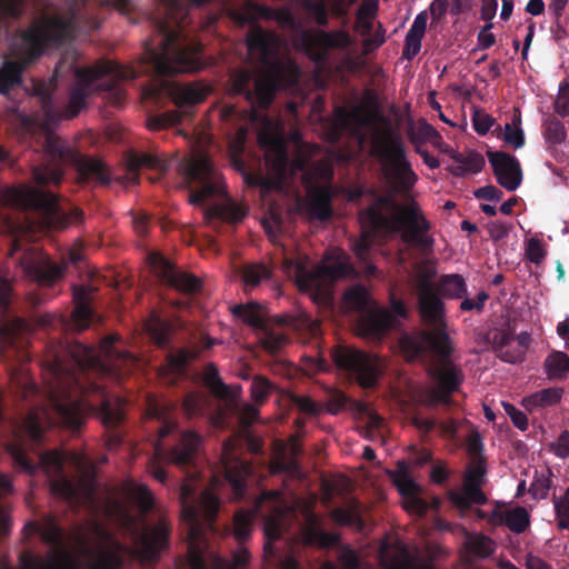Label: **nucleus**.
Wrapping results in <instances>:
<instances>
[{
  "label": "nucleus",
  "mask_w": 569,
  "mask_h": 569,
  "mask_svg": "<svg viewBox=\"0 0 569 569\" xmlns=\"http://www.w3.org/2000/svg\"><path fill=\"white\" fill-rule=\"evenodd\" d=\"M137 361L131 352L117 348L112 337L103 340L100 350L78 341L60 345L47 360L52 376L48 399L54 417L47 408H37L13 426L12 439L6 448L16 467L28 475L43 471L52 495L70 506L78 505L80 488L63 473L66 456L59 450H40L44 432L54 423L78 432L89 415H97L108 432L107 448L119 447L123 440L121 426L126 421L127 403L118 396H110L98 379L108 377L120 382Z\"/></svg>",
  "instance_id": "f257e3e1"
},
{
  "label": "nucleus",
  "mask_w": 569,
  "mask_h": 569,
  "mask_svg": "<svg viewBox=\"0 0 569 569\" xmlns=\"http://www.w3.org/2000/svg\"><path fill=\"white\" fill-rule=\"evenodd\" d=\"M276 9L248 0L242 7L231 11L230 16L240 27L250 24L246 37L249 56L260 69L233 70L228 80L231 97L241 96L250 106V120L264 122L266 111L271 106L278 89L284 79V66L279 60L280 40L271 31L258 24L259 19L273 20Z\"/></svg>",
  "instance_id": "f03ea898"
},
{
  "label": "nucleus",
  "mask_w": 569,
  "mask_h": 569,
  "mask_svg": "<svg viewBox=\"0 0 569 569\" xmlns=\"http://www.w3.org/2000/svg\"><path fill=\"white\" fill-rule=\"evenodd\" d=\"M361 233L352 243V252L366 277H376L378 268L372 261L377 237L399 232L401 240L421 252L432 250L431 222L415 201L398 206L387 197H378L359 213Z\"/></svg>",
  "instance_id": "7ed1b4c3"
},
{
  "label": "nucleus",
  "mask_w": 569,
  "mask_h": 569,
  "mask_svg": "<svg viewBox=\"0 0 569 569\" xmlns=\"http://www.w3.org/2000/svg\"><path fill=\"white\" fill-rule=\"evenodd\" d=\"M181 520L188 543L187 560L190 569H243L250 561V553L239 547L231 558L210 550L209 537L216 531L214 521L220 510V499L207 488L196 496L192 481L181 485L179 491Z\"/></svg>",
  "instance_id": "20e7f679"
},
{
  "label": "nucleus",
  "mask_w": 569,
  "mask_h": 569,
  "mask_svg": "<svg viewBox=\"0 0 569 569\" xmlns=\"http://www.w3.org/2000/svg\"><path fill=\"white\" fill-rule=\"evenodd\" d=\"M74 309L69 318L53 313L31 315L28 318L12 316L0 326V353L3 361L18 362L23 366L31 359L29 351L30 337L36 328L82 331L90 327L93 311L91 288L77 286L73 288ZM20 367L21 375H24Z\"/></svg>",
  "instance_id": "39448f33"
},
{
  "label": "nucleus",
  "mask_w": 569,
  "mask_h": 569,
  "mask_svg": "<svg viewBox=\"0 0 569 569\" xmlns=\"http://www.w3.org/2000/svg\"><path fill=\"white\" fill-rule=\"evenodd\" d=\"M63 172L59 166L40 164L32 169V179L38 187H7L0 191V202L19 210H32L48 229L63 230L71 223H82L83 211L78 207L63 209L56 193L42 189L44 186L59 184Z\"/></svg>",
  "instance_id": "423d86ee"
},
{
  "label": "nucleus",
  "mask_w": 569,
  "mask_h": 569,
  "mask_svg": "<svg viewBox=\"0 0 569 569\" xmlns=\"http://www.w3.org/2000/svg\"><path fill=\"white\" fill-rule=\"evenodd\" d=\"M184 179L194 183L197 189L190 192V203L202 204L210 198L223 197L220 203H213L204 210V221L213 229L221 223L237 224L248 213V208L234 202L226 192L223 177L209 156L197 152L182 163Z\"/></svg>",
  "instance_id": "0eeeda50"
},
{
  "label": "nucleus",
  "mask_w": 569,
  "mask_h": 569,
  "mask_svg": "<svg viewBox=\"0 0 569 569\" xmlns=\"http://www.w3.org/2000/svg\"><path fill=\"white\" fill-rule=\"evenodd\" d=\"M425 349L415 357L405 355L407 360L416 361L429 358L430 355L437 356V361L430 368L429 375L436 386L429 392L431 405L450 406L451 396L457 392L465 380V375L460 366L451 360L453 351L449 335L435 336L427 333L423 338Z\"/></svg>",
  "instance_id": "6e6552de"
},
{
  "label": "nucleus",
  "mask_w": 569,
  "mask_h": 569,
  "mask_svg": "<svg viewBox=\"0 0 569 569\" xmlns=\"http://www.w3.org/2000/svg\"><path fill=\"white\" fill-rule=\"evenodd\" d=\"M307 256L284 257L282 270L288 277L295 279L301 291L309 292L315 298L327 296V284L336 280L355 274L353 266L347 260H337L330 264H320L309 268Z\"/></svg>",
  "instance_id": "1a4fd4ad"
},
{
  "label": "nucleus",
  "mask_w": 569,
  "mask_h": 569,
  "mask_svg": "<svg viewBox=\"0 0 569 569\" xmlns=\"http://www.w3.org/2000/svg\"><path fill=\"white\" fill-rule=\"evenodd\" d=\"M371 156L379 161L385 176L399 191H410L418 181V176L407 158L405 142L398 134L385 132L375 137Z\"/></svg>",
  "instance_id": "9d476101"
},
{
  "label": "nucleus",
  "mask_w": 569,
  "mask_h": 569,
  "mask_svg": "<svg viewBox=\"0 0 569 569\" xmlns=\"http://www.w3.org/2000/svg\"><path fill=\"white\" fill-rule=\"evenodd\" d=\"M242 447L257 453L262 448V441L252 436L248 428H243L223 442L221 467L236 500L244 499L247 481L252 475L251 463L237 456L238 450Z\"/></svg>",
  "instance_id": "9b49d317"
},
{
  "label": "nucleus",
  "mask_w": 569,
  "mask_h": 569,
  "mask_svg": "<svg viewBox=\"0 0 569 569\" xmlns=\"http://www.w3.org/2000/svg\"><path fill=\"white\" fill-rule=\"evenodd\" d=\"M418 309L421 321L429 330L421 331L418 335H406L400 339V348L403 355H410L411 357L423 351L426 343L421 340L427 333L435 336L448 335L445 303L428 281H422L419 286Z\"/></svg>",
  "instance_id": "f8f14e48"
},
{
  "label": "nucleus",
  "mask_w": 569,
  "mask_h": 569,
  "mask_svg": "<svg viewBox=\"0 0 569 569\" xmlns=\"http://www.w3.org/2000/svg\"><path fill=\"white\" fill-rule=\"evenodd\" d=\"M78 19V12L72 9L70 17L56 16L42 21H34L22 31L21 40L26 47L28 61L38 59L49 44H62L72 39Z\"/></svg>",
  "instance_id": "ddd939ff"
},
{
  "label": "nucleus",
  "mask_w": 569,
  "mask_h": 569,
  "mask_svg": "<svg viewBox=\"0 0 569 569\" xmlns=\"http://www.w3.org/2000/svg\"><path fill=\"white\" fill-rule=\"evenodd\" d=\"M343 303L346 308L361 313L358 327L366 337L380 338L395 325L396 319L390 311L371 306L370 293L362 284L349 288L343 295Z\"/></svg>",
  "instance_id": "4468645a"
},
{
  "label": "nucleus",
  "mask_w": 569,
  "mask_h": 569,
  "mask_svg": "<svg viewBox=\"0 0 569 569\" xmlns=\"http://www.w3.org/2000/svg\"><path fill=\"white\" fill-rule=\"evenodd\" d=\"M167 91L178 110L150 116L147 127L151 131L176 126L181 122L183 117H190L191 109L206 100L209 88L198 82H190L172 84Z\"/></svg>",
  "instance_id": "2eb2a0df"
},
{
  "label": "nucleus",
  "mask_w": 569,
  "mask_h": 569,
  "mask_svg": "<svg viewBox=\"0 0 569 569\" xmlns=\"http://www.w3.org/2000/svg\"><path fill=\"white\" fill-rule=\"evenodd\" d=\"M267 176L247 174L246 182L250 186H260L269 190H282L287 180L292 178L296 172L302 169L301 160L290 161L286 144L278 140L274 141L266 153Z\"/></svg>",
  "instance_id": "dca6fc26"
},
{
  "label": "nucleus",
  "mask_w": 569,
  "mask_h": 569,
  "mask_svg": "<svg viewBox=\"0 0 569 569\" xmlns=\"http://www.w3.org/2000/svg\"><path fill=\"white\" fill-rule=\"evenodd\" d=\"M331 358L339 370L355 378L362 388L373 387L379 378L378 359L360 349L339 345L331 349Z\"/></svg>",
  "instance_id": "f3484780"
},
{
  "label": "nucleus",
  "mask_w": 569,
  "mask_h": 569,
  "mask_svg": "<svg viewBox=\"0 0 569 569\" xmlns=\"http://www.w3.org/2000/svg\"><path fill=\"white\" fill-rule=\"evenodd\" d=\"M486 459H473L466 470L463 477V491L450 490L448 498L450 502L459 510L466 511L472 505H485L487 496L481 487L486 481Z\"/></svg>",
  "instance_id": "a211bd4d"
},
{
  "label": "nucleus",
  "mask_w": 569,
  "mask_h": 569,
  "mask_svg": "<svg viewBox=\"0 0 569 569\" xmlns=\"http://www.w3.org/2000/svg\"><path fill=\"white\" fill-rule=\"evenodd\" d=\"M150 262L157 277L176 290L186 295H193L201 289V281L198 277L178 269L162 256L158 253L151 254Z\"/></svg>",
  "instance_id": "6ab92c4d"
},
{
  "label": "nucleus",
  "mask_w": 569,
  "mask_h": 569,
  "mask_svg": "<svg viewBox=\"0 0 569 569\" xmlns=\"http://www.w3.org/2000/svg\"><path fill=\"white\" fill-rule=\"evenodd\" d=\"M305 44L310 58L317 63L327 62L332 49H347L351 46V37L345 30L323 31L306 33Z\"/></svg>",
  "instance_id": "aec40b11"
},
{
  "label": "nucleus",
  "mask_w": 569,
  "mask_h": 569,
  "mask_svg": "<svg viewBox=\"0 0 569 569\" xmlns=\"http://www.w3.org/2000/svg\"><path fill=\"white\" fill-rule=\"evenodd\" d=\"M267 502L272 503L276 512H281L280 509L283 502L282 493L278 490L263 491L257 499L253 509H240L234 513L231 531L234 539L240 545H242L250 538L256 515L262 509L263 505Z\"/></svg>",
  "instance_id": "412c9836"
},
{
  "label": "nucleus",
  "mask_w": 569,
  "mask_h": 569,
  "mask_svg": "<svg viewBox=\"0 0 569 569\" xmlns=\"http://www.w3.org/2000/svg\"><path fill=\"white\" fill-rule=\"evenodd\" d=\"M487 157L497 182L508 191L518 189L522 181V170L519 160L503 151H488Z\"/></svg>",
  "instance_id": "4be33fe9"
},
{
  "label": "nucleus",
  "mask_w": 569,
  "mask_h": 569,
  "mask_svg": "<svg viewBox=\"0 0 569 569\" xmlns=\"http://www.w3.org/2000/svg\"><path fill=\"white\" fill-rule=\"evenodd\" d=\"M20 264L24 271L42 284H52L63 276V269L34 248L27 249Z\"/></svg>",
  "instance_id": "5701e85b"
},
{
  "label": "nucleus",
  "mask_w": 569,
  "mask_h": 569,
  "mask_svg": "<svg viewBox=\"0 0 569 569\" xmlns=\"http://www.w3.org/2000/svg\"><path fill=\"white\" fill-rule=\"evenodd\" d=\"M202 445V437L193 430H184L179 435L178 442L168 451L167 459L179 468L196 466Z\"/></svg>",
  "instance_id": "b1692460"
},
{
  "label": "nucleus",
  "mask_w": 569,
  "mask_h": 569,
  "mask_svg": "<svg viewBox=\"0 0 569 569\" xmlns=\"http://www.w3.org/2000/svg\"><path fill=\"white\" fill-rule=\"evenodd\" d=\"M513 340V331L491 328L485 335V341L503 362L517 363L522 361V352L511 351L506 347Z\"/></svg>",
  "instance_id": "393cba45"
},
{
  "label": "nucleus",
  "mask_w": 569,
  "mask_h": 569,
  "mask_svg": "<svg viewBox=\"0 0 569 569\" xmlns=\"http://www.w3.org/2000/svg\"><path fill=\"white\" fill-rule=\"evenodd\" d=\"M24 529L33 535L40 536L41 540L54 549H60L63 545L64 533L54 516H46L41 522L30 521Z\"/></svg>",
  "instance_id": "a878e982"
},
{
  "label": "nucleus",
  "mask_w": 569,
  "mask_h": 569,
  "mask_svg": "<svg viewBox=\"0 0 569 569\" xmlns=\"http://www.w3.org/2000/svg\"><path fill=\"white\" fill-rule=\"evenodd\" d=\"M191 358V353L186 349L168 353L164 363L158 368L159 377L166 383L174 385L180 377L186 375Z\"/></svg>",
  "instance_id": "bb28decb"
},
{
  "label": "nucleus",
  "mask_w": 569,
  "mask_h": 569,
  "mask_svg": "<svg viewBox=\"0 0 569 569\" xmlns=\"http://www.w3.org/2000/svg\"><path fill=\"white\" fill-rule=\"evenodd\" d=\"M168 539L169 528L163 521L147 529L141 536V545L146 557L150 560L158 559L161 550L167 547Z\"/></svg>",
  "instance_id": "cd10ccee"
},
{
  "label": "nucleus",
  "mask_w": 569,
  "mask_h": 569,
  "mask_svg": "<svg viewBox=\"0 0 569 569\" xmlns=\"http://www.w3.org/2000/svg\"><path fill=\"white\" fill-rule=\"evenodd\" d=\"M20 561L22 569H79L67 551L53 555L48 561H43L32 553H23L20 557Z\"/></svg>",
  "instance_id": "c85d7f7f"
},
{
  "label": "nucleus",
  "mask_w": 569,
  "mask_h": 569,
  "mask_svg": "<svg viewBox=\"0 0 569 569\" xmlns=\"http://www.w3.org/2000/svg\"><path fill=\"white\" fill-rule=\"evenodd\" d=\"M331 198L332 193L330 187H316L310 192V200L308 203V212L310 217L319 221L329 220L332 216Z\"/></svg>",
  "instance_id": "c756f323"
},
{
  "label": "nucleus",
  "mask_w": 569,
  "mask_h": 569,
  "mask_svg": "<svg viewBox=\"0 0 569 569\" xmlns=\"http://www.w3.org/2000/svg\"><path fill=\"white\" fill-rule=\"evenodd\" d=\"M457 166L448 167L449 172L458 178L465 177L468 173H479L485 164V158L476 150H468L467 153L457 151L452 158Z\"/></svg>",
  "instance_id": "7c9ffc66"
},
{
  "label": "nucleus",
  "mask_w": 569,
  "mask_h": 569,
  "mask_svg": "<svg viewBox=\"0 0 569 569\" xmlns=\"http://www.w3.org/2000/svg\"><path fill=\"white\" fill-rule=\"evenodd\" d=\"M78 167L79 176L83 181H97L101 184L110 182L109 173L104 164L96 159L82 158L77 153L76 160L72 161Z\"/></svg>",
  "instance_id": "2f4dec72"
},
{
  "label": "nucleus",
  "mask_w": 569,
  "mask_h": 569,
  "mask_svg": "<svg viewBox=\"0 0 569 569\" xmlns=\"http://www.w3.org/2000/svg\"><path fill=\"white\" fill-rule=\"evenodd\" d=\"M147 415L157 419L160 422L158 428V442L156 445V451L160 453L162 450L161 441L178 430L179 426L176 419H173L160 405L152 402L149 405Z\"/></svg>",
  "instance_id": "473e14b6"
},
{
  "label": "nucleus",
  "mask_w": 569,
  "mask_h": 569,
  "mask_svg": "<svg viewBox=\"0 0 569 569\" xmlns=\"http://www.w3.org/2000/svg\"><path fill=\"white\" fill-rule=\"evenodd\" d=\"M563 396V388L550 387L536 391L525 397L522 405L528 411H536L539 408H547L559 403Z\"/></svg>",
  "instance_id": "72a5a7b5"
},
{
  "label": "nucleus",
  "mask_w": 569,
  "mask_h": 569,
  "mask_svg": "<svg viewBox=\"0 0 569 569\" xmlns=\"http://www.w3.org/2000/svg\"><path fill=\"white\" fill-rule=\"evenodd\" d=\"M42 148L52 162L72 163L77 158V152L66 146L59 137L50 132L44 136Z\"/></svg>",
  "instance_id": "f704fd0d"
},
{
  "label": "nucleus",
  "mask_w": 569,
  "mask_h": 569,
  "mask_svg": "<svg viewBox=\"0 0 569 569\" xmlns=\"http://www.w3.org/2000/svg\"><path fill=\"white\" fill-rule=\"evenodd\" d=\"M122 493L134 503L141 512H149L153 508V497L144 485L128 480L122 485Z\"/></svg>",
  "instance_id": "c9c22d12"
},
{
  "label": "nucleus",
  "mask_w": 569,
  "mask_h": 569,
  "mask_svg": "<svg viewBox=\"0 0 569 569\" xmlns=\"http://www.w3.org/2000/svg\"><path fill=\"white\" fill-rule=\"evenodd\" d=\"M231 312L234 317L259 331L268 323L262 307L257 302L236 305L232 307Z\"/></svg>",
  "instance_id": "e433bc0d"
},
{
  "label": "nucleus",
  "mask_w": 569,
  "mask_h": 569,
  "mask_svg": "<svg viewBox=\"0 0 569 569\" xmlns=\"http://www.w3.org/2000/svg\"><path fill=\"white\" fill-rule=\"evenodd\" d=\"M24 63L2 58L0 66V93H7L21 82Z\"/></svg>",
  "instance_id": "4c0bfd02"
},
{
  "label": "nucleus",
  "mask_w": 569,
  "mask_h": 569,
  "mask_svg": "<svg viewBox=\"0 0 569 569\" xmlns=\"http://www.w3.org/2000/svg\"><path fill=\"white\" fill-rule=\"evenodd\" d=\"M128 171L136 174L141 168L153 169L159 172H166L169 168L167 160L151 153L131 152L128 157Z\"/></svg>",
  "instance_id": "58836bf2"
},
{
  "label": "nucleus",
  "mask_w": 569,
  "mask_h": 569,
  "mask_svg": "<svg viewBox=\"0 0 569 569\" xmlns=\"http://www.w3.org/2000/svg\"><path fill=\"white\" fill-rule=\"evenodd\" d=\"M437 290L445 298L461 299L467 295V283L461 274H443L438 281Z\"/></svg>",
  "instance_id": "ea45409f"
},
{
  "label": "nucleus",
  "mask_w": 569,
  "mask_h": 569,
  "mask_svg": "<svg viewBox=\"0 0 569 569\" xmlns=\"http://www.w3.org/2000/svg\"><path fill=\"white\" fill-rule=\"evenodd\" d=\"M289 342V336L281 328L269 322L260 330V343L271 355H276Z\"/></svg>",
  "instance_id": "a19ab883"
},
{
  "label": "nucleus",
  "mask_w": 569,
  "mask_h": 569,
  "mask_svg": "<svg viewBox=\"0 0 569 569\" xmlns=\"http://www.w3.org/2000/svg\"><path fill=\"white\" fill-rule=\"evenodd\" d=\"M545 372L550 380H565L569 373V356L563 351H552L543 362Z\"/></svg>",
  "instance_id": "79ce46f5"
},
{
  "label": "nucleus",
  "mask_w": 569,
  "mask_h": 569,
  "mask_svg": "<svg viewBox=\"0 0 569 569\" xmlns=\"http://www.w3.org/2000/svg\"><path fill=\"white\" fill-rule=\"evenodd\" d=\"M331 518L341 526L355 527L358 530H362L365 527L358 501H351L347 508H335L331 511Z\"/></svg>",
  "instance_id": "37998d69"
},
{
  "label": "nucleus",
  "mask_w": 569,
  "mask_h": 569,
  "mask_svg": "<svg viewBox=\"0 0 569 569\" xmlns=\"http://www.w3.org/2000/svg\"><path fill=\"white\" fill-rule=\"evenodd\" d=\"M203 383L218 399L228 400L232 397L229 387L220 379L218 368L212 362L204 367Z\"/></svg>",
  "instance_id": "c03bdc74"
},
{
  "label": "nucleus",
  "mask_w": 569,
  "mask_h": 569,
  "mask_svg": "<svg viewBox=\"0 0 569 569\" xmlns=\"http://www.w3.org/2000/svg\"><path fill=\"white\" fill-rule=\"evenodd\" d=\"M146 327L150 337L159 347L164 348L169 345L172 331V326L169 321L161 319L158 315L152 312Z\"/></svg>",
  "instance_id": "a18cd8bd"
},
{
  "label": "nucleus",
  "mask_w": 569,
  "mask_h": 569,
  "mask_svg": "<svg viewBox=\"0 0 569 569\" xmlns=\"http://www.w3.org/2000/svg\"><path fill=\"white\" fill-rule=\"evenodd\" d=\"M277 325L282 327H293L296 329H307L311 336H317L320 331V322L310 315L303 312L297 317L281 316L277 317Z\"/></svg>",
  "instance_id": "49530a36"
},
{
  "label": "nucleus",
  "mask_w": 569,
  "mask_h": 569,
  "mask_svg": "<svg viewBox=\"0 0 569 569\" xmlns=\"http://www.w3.org/2000/svg\"><path fill=\"white\" fill-rule=\"evenodd\" d=\"M502 138L513 149H520L525 146L526 139L521 129V113L519 109L515 111L511 122L505 124Z\"/></svg>",
  "instance_id": "de8ad7c7"
},
{
  "label": "nucleus",
  "mask_w": 569,
  "mask_h": 569,
  "mask_svg": "<svg viewBox=\"0 0 569 569\" xmlns=\"http://www.w3.org/2000/svg\"><path fill=\"white\" fill-rule=\"evenodd\" d=\"M387 569H435L429 560L421 559L410 553L407 548H401L399 557L393 559Z\"/></svg>",
  "instance_id": "09e8293b"
},
{
  "label": "nucleus",
  "mask_w": 569,
  "mask_h": 569,
  "mask_svg": "<svg viewBox=\"0 0 569 569\" xmlns=\"http://www.w3.org/2000/svg\"><path fill=\"white\" fill-rule=\"evenodd\" d=\"M271 277V270L262 263L246 264L241 270V279L246 289L256 288L262 280Z\"/></svg>",
  "instance_id": "8fccbe9b"
},
{
  "label": "nucleus",
  "mask_w": 569,
  "mask_h": 569,
  "mask_svg": "<svg viewBox=\"0 0 569 569\" xmlns=\"http://www.w3.org/2000/svg\"><path fill=\"white\" fill-rule=\"evenodd\" d=\"M542 134L546 142L551 146L561 144L567 139L566 127L556 117H549L543 121Z\"/></svg>",
  "instance_id": "3c124183"
},
{
  "label": "nucleus",
  "mask_w": 569,
  "mask_h": 569,
  "mask_svg": "<svg viewBox=\"0 0 569 569\" xmlns=\"http://www.w3.org/2000/svg\"><path fill=\"white\" fill-rule=\"evenodd\" d=\"M208 400L201 392H189L182 401V410L189 419L204 415Z\"/></svg>",
  "instance_id": "603ef678"
},
{
  "label": "nucleus",
  "mask_w": 569,
  "mask_h": 569,
  "mask_svg": "<svg viewBox=\"0 0 569 569\" xmlns=\"http://www.w3.org/2000/svg\"><path fill=\"white\" fill-rule=\"evenodd\" d=\"M505 525L515 533H522L530 525L529 513L523 507L507 510Z\"/></svg>",
  "instance_id": "864d4df0"
},
{
  "label": "nucleus",
  "mask_w": 569,
  "mask_h": 569,
  "mask_svg": "<svg viewBox=\"0 0 569 569\" xmlns=\"http://www.w3.org/2000/svg\"><path fill=\"white\" fill-rule=\"evenodd\" d=\"M467 548L475 556L487 558L495 551V542L485 535H478L469 539Z\"/></svg>",
  "instance_id": "5fc2aeb1"
},
{
  "label": "nucleus",
  "mask_w": 569,
  "mask_h": 569,
  "mask_svg": "<svg viewBox=\"0 0 569 569\" xmlns=\"http://www.w3.org/2000/svg\"><path fill=\"white\" fill-rule=\"evenodd\" d=\"M302 7L315 19L318 26H328L327 0H303Z\"/></svg>",
  "instance_id": "6e6d98bb"
},
{
  "label": "nucleus",
  "mask_w": 569,
  "mask_h": 569,
  "mask_svg": "<svg viewBox=\"0 0 569 569\" xmlns=\"http://www.w3.org/2000/svg\"><path fill=\"white\" fill-rule=\"evenodd\" d=\"M393 482L403 497L411 496L418 491L417 483L412 480L405 466H401L393 475Z\"/></svg>",
  "instance_id": "4d7b16f0"
},
{
  "label": "nucleus",
  "mask_w": 569,
  "mask_h": 569,
  "mask_svg": "<svg viewBox=\"0 0 569 569\" xmlns=\"http://www.w3.org/2000/svg\"><path fill=\"white\" fill-rule=\"evenodd\" d=\"M551 470L548 469V475L546 473H536L529 491L535 499H546L548 497L549 490L551 488Z\"/></svg>",
  "instance_id": "13d9d810"
},
{
  "label": "nucleus",
  "mask_w": 569,
  "mask_h": 569,
  "mask_svg": "<svg viewBox=\"0 0 569 569\" xmlns=\"http://www.w3.org/2000/svg\"><path fill=\"white\" fill-rule=\"evenodd\" d=\"M290 401L299 411L308 416H318L321 412V406L309 396L293 393L290 396Z\"/></svg>",
  "instance_id": "bf43d9fd"
},
{
  "label": "nucleus",
  "mask_w": 569,
  "mask_h": 569,
  "mask_svg": "<svg viewBox=\"0 0 569 569\" xmlns=\"http://www.w3.org/2000/svg\"><path fill=\"white\" fill-rule=\"evenodd\" d=\"M270 391L271 383L268 379L261 376L254 377L250 387L251 398L254 400V402H263L269 396Z\"/></svg>",
  "instance_id": "052dcab7"
},
{
  "label": "nucleus",
  "mask_w": 569,
  "mask_h": 569,
  "mask_svg": "<svg viewBox=\"0 0 569 569\" xmlns=\"http://www.w3.org/2000/svg\"><path fill=\"white\" fill-rule=\"evenodd\" d=\"M553 510L556 521L569 520V487L565 490L562 496L552 497Z\"/></svg>",
  "instance_id": "680f3d73"
},
{
  "label": "nucleus",
  "mask_w": 569,
  "mask_h": 569,
  "mask_svg": "<svg viewBox=\"0 0 569 569\" xmlns=\"http://www.w3.org/2000/svg\"><path fill=\"white\" fill-rule=\"evenodd\" d=\"M547 252L539 239L531 238L526 247V257L530 262L539 264L546 258Z\"/></svg>",
  "instance_id": "e2e57ef3"
},
{
  "label": "nucleus",
  "mask_w": 569,
  "mask_h": 569,
  "mask_svg": "<svg viewBox=\"0 0 569 569\" xmlns=\"http://www.w3.org/2000/svg\"><path fill=\"white\" fill-rule=\"evenodd\" d=\"M337 560L340 569H359L360 567V559L350 547H343Z\"/></svg>",
  "instance_id": "0e129e2a"
},
{
  "label": "nucleus",
  "mask_w": 569,
  "mask_h": 569,
  "mask_svg": "<svg viewBox=\"0 0 569 569\" xmlns=\"http://www.w3.org/2000/svg\"><path fill=\"white\" fill-rule=\"evenodd\" d=\"M549 450L560 459L569 458V431L563 430L557 440L549 445Z\"/></svg>",
  "instance_id": "69168bd1"
},
{
  "label": "nucleus",
  "mask_w": 569,
  "mask_h": 569,
  "mask_svg": "<svg viewBox=\"0 0 569 569\" xmlns=\"http://www.w3.org/2000/svg\"><path fill=\"white\" fill-rule=\"evenodd\" d=\"M568 82L560 84L559 94L555 101V111L562 118L569 117V88Z\"/></svg>",
  "instance_id": "338daca9"
},
{
  "label": "nucleus",
  "mask_w": 569,
  "mask_h": 569,
  "mask_svg": "<svg viewBox=\"0 0 569 569\" xmlns=\"http://www.w3.org/2000/svg\"><path fill=\"white\" fill-rule=\"evenodd\" d=\"M122 558L114 553L108 552L97 560L90 569H122Z\"/></svg>",
  "instance_id": "774afa93"
}]
</instances>
